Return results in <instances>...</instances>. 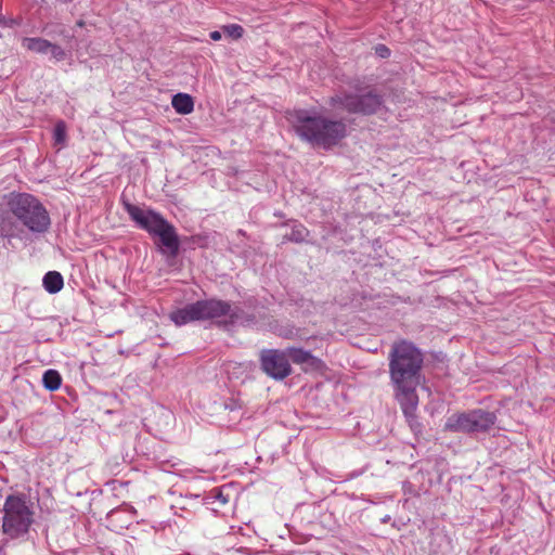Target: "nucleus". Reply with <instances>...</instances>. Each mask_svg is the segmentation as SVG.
<instances>
[{
  "label": "nucleus",
  "instance_id": "1",
  "mask_svg": "<svg viewBox=\"0 0 555 555\" xmlns=\"http://www.w3.org/2000/svg\"><path fill=\"white\" fill-rule=\"evenodd\" d=\"M424 354L413 343L392 344L388 353V369L393 397L406 417H413L418 405L417 387L425 382Z\"/></svg>",
  "mask_w": 555,
  "mask_h": 555
},
{
  "label": "nucleus",
  "instance_id": "2",
  "mask_svg": "<svg viewBox=\"0 0 555 555\" xmlns=\"http://www.w3.org/2000/svg\"><path fill=\"white\" fill-rule=\"evenodd\" d=\"M293 118L296 134L314 147L331 150L347 135L344 120L328 118L317 111L297 109Z\"/></svg>",
  "mask_w": 555,
  "mask_h": 555
},
{
  "label": "nucleus",
  "instance_id": "3",
  "mask_svg": "<svg viewBox=\"0 0 555 555\" xmlns=\"http://www.w3.org/2000/svg\"><path fill=\"white\" fill-rule=\"evenodd\" d=\"M121 204L125 211L139 229L147 232L151 236L158 237L160 245L164 247V254L170 257L178 256L180 240L173 224L154 209L141 208L124 197L121 198Z\"/></svg>",
  "mask_w": 555,
  "mask_h": 555
},
{
  "label": "nucleus",
  "instance_id": "4",
  "mask_svg": "<svg viewBox=\"0 0 555 555\" xmlns=\"http://www.w3.org/2000/svg\"><path fill=\"white\" fill-rule=\"evenodd\" d=\"M11 212L34 233H44L50 229L51 219L46 207L31 194H12L9 203Z\"/></svg>",
  "mask_w": 555,
  "mask_h": 555
},
{
  "label": "nucleus",
  "instance_id": "5",
  "mask_svg": "<svg viewBox=\"0 0 555 555\" xmlns=\"http://www.w3.org/2000/svg\"><path fill=\"white\" fill-rule=\"evenodd\" d=\"M230 313V302L208 298L188 304L182 308L176 309L169 314V319L177 325L182 326L191 322L217 320L223 314Z\"/></svg>",
  "mask_w": 555,
  "mask_h": 555
},
{
  "label": "nucleus",
  "instance_id": "6",
  "mask_svg": "<svg viewBox=\"0 0 555 555\" xmlns=\"http://www.w3.org/2000/svg\"><path fill=\"white\" fill-rule=\"evenodd\" d=\"M328 105L340 107L349 114L374 115L384 105V96L375 89H363L359 93L343 91L328 99Z\"/></svg>",
  "mask_w": 555,
  "mask_h": 555
},
{
  "label": "nucleus",
  "instance_id": "7",
  "mask_svg": "<svg viewBox=\"0 0 555 555\" xmlns=\"http://www.w3.org/2000/svg\"><path fill=\"white\" fill-rule=\"evenodd\" d=\"M2 530L12 539L26 534L33 524V512L26 499L22 495L10 494L3 504Z\"/></svg>",
  "mask_w": 555,
  "mask_h": 555
},
{
  "label": "nucleus",
  "instance_id": "8",
  "mask_svg": "<svg viewBox=\"0 0 555 555\" xmlns=\"http://www.w3.org/2000/svg\"><path fill=\"white\" fill-rule=\"evenodd\" d=\"M496 415L482 409L454 413L444 423V430L466 435L488 433L495 424Z\"/></svg>",
  "mask_w": 555,
  "mask_h": 555
},
{
  "label": "nucleus",
  "instance_id": "9",
  "mask_svg": "<svg viewBox=\"0 0 555 555\" xmlns=\"http://www.w3.org/2000/svg\"><path fill=\"white\" fill-rule=\"evenodd\" d=\"M259 364L261 371L275 380H283L293 372L286 351L281 349H262Z\"/></svg>",
  "mask_w": 555,
  "mask_h": 555
},
{
  "label": "nucleus",
  "instance_id": "10",
  "mask_svg": "<svg viewBox=\"0 0 555 555\" xmlns=\"http://www.w3.org/2000/svg\"><path fill=\"white\" fill-rule=\"evenodd\" d=\"M223 320H220L217 322V325L219 327L229 330L230 327H233L237 324L243 326H250L256 323V317L254 314L246 313L243 309L240 307L232 308V305L230 304V313L223 314Z\"/></svg>",
  "mask_w": 555,
  "mask_h": 555
},
{
  "label": "nucleus",
  "instance_id": "11",
  "mask_svg": "<svg viewBox=\"0 0 555 555\" xmlns=\"http://www.w3.org/2000/svg\"><path fill=\"white\" fill-rule=\"evenodd\" d=\"M282 227L289 228V232H286L282 237V244L286 242H293L297 244L304 243L310 233L309 230L297 220L285 222L282 224Z\"/></svg>",
  "mask_w": 555,
  "mask_h": 555
},
{
  "label": "nucleus",
  "instance_id": "12",
  "mask_svg": "<svg viewBox=\"0 0 555 555\" xmlns=\"http://www.w3.org/2000/svg\"><path fill=\"white\" fill-rule=\"evenodd\" d=\"M285 351L288 360H292L295 364H309L314 367L320 363V360L317 357L302 348L288 347Z\"/></svg>",
  "mask_w": 555,
  "mask_h": 555
},
{
  "label": "nucleus",
  "instance_id": "13",
  "mask_svg": "<svg viewBox=\"0 0 555 555\" xmlns=\"http://www.w3.org/2000/svg\"><path fill=\"white\" fill-rule=\"evenodd\" d=\"M171 105L175 111L181 115H186L193 112L194 101L190 94L177 93L172 96Z\"/></svg>",
  "mask_w": 555,
  "mask_h": 555
},
{
  "label": "nucleus",
  "instance_id": "14",
  "mask_svg": "<svg viewBox=\"0 0 555 555\" xmlns=\"http://www.w3.org/2000/svg\"><path fill=\"white\" fill-rule=\"evenodd\" d=\"M42 285L49 294L59 293L64 286V279L57 271H49L42 279Z\"/></svg>",
  "mask_w": 555,
  "mask_h": 555
},
{
  "label": "nucleus",
  "instance_id": "15",
  "mask_svg": "<svg viewBox=\"0 0 555 555\" xmlns=\"http://www.w3.org/2000/svg\"><path fill=\"white\" fill-rule=\"evenodd\" d=\"M23 47L29 51L46 54L49 52V48L52 47V42L39 37H26L23 39Z\"/></svg>",
  "mask_w": 555,
  "mask_h": 555
},
{
  "label": "nucleus",
  "instance_id": "16",
  "mask_svg": "<svg viewBox=\"0 0 555 555\" xmlns=\"http://www.w3.org/2000/svg\"><path fill=\"white\" fill-rule=\"evenodd\" d=\"M42 384L47 390L55 391L62 385V376L56 370H47L42 376Z\"/></svg>",
  "mask_w": 555,
  "mask_h": 555
},
{
  "label": "nucleus",
  "instance_id": "17",
  "mask_svg": "<svg viewBox=\"0 0 555 555\" xmlns=\"http://www.w3.org/2000/svg\"><path fill=\"white\" fill-rule=\"evenodd\" d=\"M279 335L286 339L302 340L306 338L300 328H297V327L291 326V325L281 328Z\"/></svg>",
  "mask_w": 555,
  "mask_h": 555
},
{
  "label": "nucleus",
  "instance_id": "18",
  "mask_svg": "<svg viewBox=\"0 0 555 555\" xmlns=\"http://www.w3.org/2000/svg\"><path fill=\"white\" fill-rule=\"evenodd\" d=\"M53 139L55 144H63L66 140V125L63 120L56 122L53 130Z\"/></svg>",
  "mask_w": 555,
  "mask_h": 555
},
{
  "label": "nucleus",
  "instance_id": "19",
  "mask_svg": "<svg viewBox=\"0 0 555 555\" xmlns=\"http://www.w3.org/2000/svg\"><path fill=\"white\" fill-rule=\"evenodd\" d=\"M225 34L234 39H238L243 36L244 29L237 24H230L223 27Z\"/></svg>",
  "mask_w": 555,
  "mask_h": 555
},
{
  "label": "nucleus",
  "instance_id": "20",
  "mask_svg": "<svg viewBox=\"0 0 555 555\" xmlns=\"http://www.w3.org/2000/svg\"><path fill=\"white\" fill-rule=\"evenodd\" d=\"M49 52L51 53L52 57L56 61H63L66 57L64 49L55 43H52V47L49 48Z\"/></svg>",
  "mask_w": 555,
  "mask_h": 555
},
{
  "label": "nucleus",
  "instance_id": "21",
  "mask_svg": "<svg viewBox=\"0 0 555 555\" xmlns=\"http://www.w3.org/2000/svg\"><path fill=\"white\" fill-rule=\"evenodd\" d=\"M214 499L220 501L222 504L228 503V496L222 493V491L218 488H215L210 491Z\"/></svg>",
  "mask_w": 555,
  "mask_h": 555
},
{
  "label": "nucleus",
  "instance_id": "22",
  "mask_svg": "<svg viewBox=\"0 0 555 555\" xmlns=\"http://www.w3.org/2000/svg\"><path fill=\"white\" fill-rule=\"evenodd\" d=\"M375 52L377 55L384 59L390 56V50L385 44H377L375 48Z\"/></svg>",
  "mask_w": 555,
  "mask_h": 555
},
{
  "label": "nucleus",
  "instance_id": "23",
  "mask_svg": "<svg viewBox=\"0 0 555 555\" xmlns=\"http://www.w3.org/2000/svg\"><path fill=\"white\" fill-rule=\"evenodd\" d=\"M210 38L212 40H215V41L220 40L221 39V34L219 31H217V30L211 31L210 33Z\"/></svg>",
  "mask_w": 555,
  "mask_h": 555
},
{
  "label": "nucleus",
  "instance_id": "24",
  "mask_svg": "<svg viewBox=\"0 0 555 555\" xmlns=\"http://www.w3.org/2000/svg\"><path fill=\"white\" fill-rule=\"evenodd\" d=\"M225 408L230 410H234V402L232 403H225Z\"/></svg>",
  "mask_w": 555,
  "mask_h": 555
}]
</instances>
